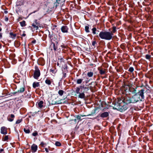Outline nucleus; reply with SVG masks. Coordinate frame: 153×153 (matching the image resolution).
<instances>
[{"instance_id":"nucleus-35","label":"nucleus","mask_w":153,"mask_h":153,"mask_svg":"<svg viewBox=\"0 0 153 153\" xmlns=\"http://www.w3.org/2000/svg\"><path fill=\"white\" fill-rule=\"evenodd\" d=\"M96 44V42L95 41H93L92 42V45L93 46H95V45Z\"/></svg>"},{"instance_id":"nucleus-19","label":"nucleus","mask_w":153,"mask_h":153,"mask_svg":"<svg viewBox=\"0 0 153 153\" xmlns=\"http://www.w3.org/2000/svg\"><path fill=\"white\" fill-rule=\"evenodd\" d=\"M64 92V91L62 90H59L58 91V94L60 96H62L63 95V93Z\"/></svg>"},{"instance_id":"nucleus-47","label":"nucleus","mask_w":153,"mask_h":153,"mask_svg":"<svg viewBox=\"0 0 153 153\" xmlns=\"http://www.w3.org/2000/svg\"><path fill=\"white\" fill-rule=\"evenodd\" d=\"M61 46L62 47H63V45H62Z\"/></svg>"},{"instance_id":"nucleus-4","label":"nucleus","mask_w":153,"mask_h":153,"mask_svg":"<svg viewBox=\"0 0 153 153\" xmlns=\"http://www.w3.org/2000/svg\"><path fill=\"white\" fill-rule=\"evenodd\" d=\"M114 108L121 112H123L126 109V107L125 105H123L121 101L119 100L118 102L115 103Z\"/></svg>"},{"instance_id":"nucleus-17","label":"nucleus","mask_w":153,"mask_h":153,"mask_svg":"<svg viewBox=\"0 0 153 153\" xmlns=\"http://www.w3.org/2000/svg\"><path fill=\"white\" fill-rule=\"evenodd\" d=\"M87 75L89 77H91L93 76V73L92 72H89L88 73Z\"/></svg>"},{"instance_id":"nucleus-16","label":"nucleus","mask_w":153,"mask_h":153,"mask_svg":"<svg viewBox=\"0 0 153 153\" xmlns=\"http://www.w3.org/2000/svg\"><path fill=\"white\" fill-rule=\"evenodd\" d=\"M20 23L21 26L22 27L25 26L26 25L25 22V21L23 20L21 22H20Z\"/></svg>"},{"instance_id":"nucleus-44","label":"nucleus","mask_w":153,"mask_h":153,"mask_svg":"<svg viewBox=\"0 0 153 153\" xmlns=\"http://www.w3.org/2000/svg\"><path fill=\"white\" fill-rule=\"evenodd\" d=\"M4 12L5 13H7V11H5Z\"/></svg>"},{"instance_id":"nucleus-37","label":"nucleus","mask_w":153,"mask_h":153,"mask_svg":"<svg viewBox=\"0 0 153 153\" xmlns=\"http://www.w3.org/2000/svg\"><path fill=\"white\" fill-rule=\"evenodd\" d=\"M4 151V149H0V153H4V152H2Z\"/></svg>"},{"instance_id":"nucleus-36","label":"nucleus","mask_w":153,"mask_h":153,"mask_svg":"<svg viewBox=\"0 0 153 153\" xmlns=\"http://www.w3.org/2000/svg\"><path fill=\"white\" fill-rule=\"evenodd\" d=\"M32 135L33 136H36L38 135V133L36 132H35L32 134Z\"/></svg>"},{"instance_id":"nucleus-30","label":"nucleus","mask_w":153,"mask_h":153,"mask_svg":"<svg viewBox=\"0 0 153 153\" xmlns=\"http://www.w3.org/2000/svg\"><path fill=\"white\" fill-rule=\"evenodd\" d=\"M50 71L53 74H55L56 72V70H53V69H50Z\"/></svg>"},{"instance_id":"nucleus-9","label":"nucleus","mask_w":153,"mask_h":153,"mask_svg":"<svg viewBox=\"0 0 153 153\" xmlns=\"http://www.w3.org/2000/svg\"><path fill=\"white\" fill-rule=\"evenodd\" d=\"M109 115V113L108 112H105L101 114L100 115V117L104 118L108 117Z\"/></svg>"},{"instance_id":"nucleus-41","label":"nucleus","mask_w":153,"mask_h":153,"mask_svg":"<svg viewBox=\"0 0 153 153\" xmlns=\"http://www.w3.org/2000/svg\"><path fill=\"white\" fill-rule=\"evenodd\" d=\"M2 37V34L1 33H0V39Z\"/></svg>"},{"instance_id":"nucleus-34","label":"nucleus","mask_w":153,"mask_h":153,"mask_svg":"<svg viewBox=\"0 0 153 153\" xmlns=\"http://www.w3.org/2000/svg\"><path fill=\"white\" fill-rule=\"evenodd\" d=\"M58 62H59V63L61 64L62 62H63V59L61 58L60 59H59L58 60Z\"/></svg>"},{"instance_id":"nucleus-25","label":"nucleus","mask_w":153,"mask_h":153,"mask_svg":"<svg viewBox=\"0 0 153 153\" xmlns=\"http://www.w3.org/2000/svg\"><path fill=\"white\" fill-rule=\"evenodd\" d=\"M89 27L88 26H86L85 27V31L86 32L88 33L89 32Z\"/></svg>"},{"instance_id":"nucleus-43","label":"nucleus","mask_w":153,"mask_h":153,"mask_svg":"<svg viewBox=\"0 0 153 153\" xmlns=\"http://www.w3.org/2000/svg\"><path fill=\"white\" fill-rule=\"evenodd\" d=\"M26 36V34L25 33H23L22 35V36Z\"/></svg>"},{"instance_id":"nucleus-23","label":"nucleus","mask_w":153,"mask_h":153,"mask_svg":"<svg viewBox=\"0 0 153 153\" xmlns=\"http://www.w3.org/2000/svg\"><path fill=\"white\" fill-rule=\"evenodd\" d=\"M86 115H81V116H79V115L76 116V118L77 119L80 120L81 119V117H86Z\"/></svg>"},{"instance_id":"nucleus-46","label":"nucleus","mask_w":153,"mask_h":153,"mask_svg":"<svg viewBox=\"0 0 153 153\" xmlns=\"http://www.w3.org/2000/svg\"><path fill=\"white\" fill-rule=\"evenodd\" d=\"M0 25L1 26V25H1V23H0Z\"/></svg>"},{"instance_id":"nucleus-28","label":"nucleus","mask_w":153,"mask_h":153,"mask_svg":"<svg viewBox=\"0 0 153 153\" xmlns=\"http://www.w3.org/2000/svg\"><path fill=\"white\" fill-rule=\"evenodd\" d=\"M55 145L57 146H59L61 145L60 143L59 142H56L55 143Z\"/></svg>"},{"instance_id":"nucleus-18","label":"nucleus","mask_w":153,"mask_h":153,"mask_svg":"<svg viewBox=\"0 0 153 153\" xmlns=\"http://www.w3.org/2000/svg\"><path fill=\"white\" fill-rule=\"evenodd\" d=\"M100 73L101 75H102L105 73V69H100Z\"/></svg>"},{"instance_id":"nucleus-26","label":"nucleus","mask_w":153,"mask_h":153,"mask_svg":"<svg viewBox=\"0 0 153 153\" xmlns=\"http://www.w3.org/2000/svg\"><path fill=\"white\" fill-rule=\"evenodd\" d=\"M92 33L94 34H95L96 33V31L97 30V29L96 28H92Z\"/></svg>"},{"instance_id":"nucleus-24","label":"nucleus","mask_w":153,"mask_h":153,"mask_svg":"<svg viewBox=\"0 0 153 153\" xmlns=\"http://www.w3.org/2000/svg\"><path fill=\"white\" fill-rule=\"evenodd\" d=\"M45 82L46 84L48 85H50L51 83V81L49 79H46L45 81Z\"/></svg>"},{"instance_id":"nucleus-6","label":"nucleus","mask_w":153,"mask_h":153,"mask_svg":"<svg viewBox=\"0 0 153 153\" xmlns=\"http://www.w3.org/2000/svg\"><path fill=\"white\" fill-rule=\"evenodd\" d=\"M31 150L32 152H35L37 150L38 146L35 144H33L31 146Z\"/></svg>"},{"instance_id":"nucleus-14","label":"nucleus","mask_w":153,"mask_h":153,"mask_svg":"<svg viewBox=\"0 0 153 153\" xmlns=\"http://www.w3.org/2000/svg\"><path fill=\"white\" fill-rule=\"evenodd\" d=\"M14 117L15 116L13 114H11L10 115V118L9 117H8V120L9 121L12 122L13 121Z\"/></svg>"},{"instance_id":"nucleus-7","label":"nucleus","mask_w":153,"mask_h":153,"mask_svg":"<svg viewBox=\"0 0 153 153\" xmlns=\"http://www.w3.org/2000/svg\"><path fill=\"white\" fill-rule=\"evenodd\" d=\"M1 133L3 134H6L7 133L6 128L4 126L1 127Z\"/></svg>"},{"instance_id":"nucleus-15","label":"nucleus","mask_w":153,"mask_h":153,"mask_svg":"<svg viewBox=\"0 0 153 153\" xmlns=\"http://www.w3.org/2000/svg\"><path fill=\"white\" fill-rule=\"evenodd\" d=\"M39 85V83L38 82H34L33 84V87L34 88H35L36 87H38Z\"/></svg>"},{"instance_id":"nucleus-5","label":"nucleus","mask_w":153,"mask_h":153,"mask_svg":"<svg viewBox=\"0 0 153 153\" xmlns=\"http://www.w3.org/2000/svg\"><path fill=\"white\" fill-rule=\"evenodd\" d=\"M40 74V71L38 68L35 69L33 74V77L34 78L37 79Z\"/></svg>"},{"instance_id":"nucleus-32","label":"nucleus","mask_w":153,"mask_h":153,"mask_svg":"<svg viewBox=\"0 0 153 153\" xmlns=\"http://www.w3.org/2000/svg\"><path fill=\"white\" fill-rule=\"evenodd\" d=\"M22 119L18 120L16 121V124H19V123H21L22 122Z\"/></svg>"},{"instance_id":"nucleus-21","label":"nucleus","mask_w":153,"mask_h":153,"mask_svg":"<svg viewBox=\"0 0 153 153\" xmlns=\"http://www.w3.org/2000/svg\"><path fill=\"white\" fill-rule=\"evenodd\" d=\"M116 31V27L115 26H113L112 27V30L111 33H112L113 34V33H115Z\"/></svg>"},{"instance_id":"nucleus-20","label":"nucleus","mask_w":153,"mask_h":153,"mask_svg":"<svg viewBox=\"0 0 153 153\" xmlns=\"http://www.w3.org/2000/svg\"><path fill=\"white\" fill-rule=\"evenodd\" d=\"M8 139V136L6 135L2 138V140L3 141H6Z\"/></svg>"},{"instance_id":"nucleus-42","label":"nucleus","mask_w":153,"mask_h":153,"mask_svg":"<svg viewBox=\"0 0 153 153\" xmlns=\"http://www.w3.org/2000/svg\"><path fill=\"white\" fill-rule=\"evenodd\" d=\"M61 64H60V63H59V62H58L57 63V65L58 66H59V65Z\"/></svg>"},{"instance_id":"nucleus-3","label":"nucleus","mask_w":153,"mask_h":153,"mask_svg":"<svg viewBox=\"0 0 153 153\" xmlns=\"http://www.w3.org/2000/svg\"><path fill=\"white\" fill-rule=\"evenodd\" d=\"M99 35L102 39L110 40L112 38L113 34L109 32L102 31L100 33Z\"/></svg>"},{"instance_id":"nucleus-33","label":"nucleus","mask_w":153,"mask_h":153,"mask_svg":"<svg viewBox=\"0 0 153 153\" xmlns=\"http://www.w3.org/2000/svg\"><path fill=\"white\" fill-rule=\"evenodd\" d=\"M52 45L53 47V49L55 51H56L57 48L56 47L54 43L52 44Z\"/></svg>"},{"instance_id":"nucleus-22","label":"nucleus","mask_w":153,"mask_h":153,"mask_svg":"<svg viewBox=\"0 0 153 153\" xmlns=\"http://www.w3.org/2000/svg\"><path fill=\"white\" fill-rule=\"evenodd\" d=\"M82 79H78L77 80V81H76V83L77 84H81L82 81Z\"/></svg>"},{"instance_id":"nucleus-10","label":"nucleus","mask_w":153,"mask_h":153,"mask_svg":"<svg viewBox=\"0 0 153 153\" xmlns=\"http://www.w3.org/2000/svg\"><path fill=\"white\" fill-rule=\"evenodd\" d=\"M38 25L39 24L37 22L36 20L35 24L33 23L32 24V26L36 30L38 29Z\"/></svg>"},{"instance_id":"nucleus-12","label":"nucleus","mask_w":153,"mask_h":153,"mask_svg":"<svg viewBox=\"0 0 153 153\" xmlns=\"http://www.w3.org/2000/svg\"><path fill=\"white\" fill-rule=\"evenodd\" d=\"M38 107L40 108H42L43 106V102L42 101H41L38 103Z\"/></svg>"},{"instance_id":"nucleus-13","label":"nucleus","mask_w":153,"mask_h":153,"mask_svg":"<svg viewBox=\"0 0 153 153\" xmlns=\"http://www.w3.org/2000/svg\"><path fill=\"white\" fill-rule=\"evenodd\" d=\"M16 36V34L14 33H13L11 32L10 33V37L12 38L13 39H14Z\"/></svg>"},{"instance_id":"nucleus-1","label":"nucleus","mask_w":153,"mask_h":153,"mask_svg":"<svg viewBox=\"0 0 153 153\" xmlns=\"http://www.w3.org/2000/svg\"><path fill=\"white\" fill-rule=\"evenodd\" d=\"M144 90L142 89L133 96L131 97H126L122 102L124 103H135L139 101H141L144 98Z\"/></svg>"},{"instance_id":"nucleus-27","label":"nucleus","mask_w":153,"mask_h":153,"mask_svg":"<svg viewBox=\"0 0 153 153\" xmlns=\"http://www.w3.org/2000/svg\"><path fill=\"white\" fill-rule=\"evenodd\" d=\"M24 131L26 133H29L30 132V130L28 129L24 128Z\"/></svg>"},{"instance_id":"nucleus-40","label":"nucleus","mask_w":153,"mask_h":153,"mask_svg":"<svg viewBox=\"0 0 153 153\" xmlns=\"http://www.w3.org/2000/svg\"><path fill=\"white\" fill-rule=\"evenodd\" d=\"M45 151L47 152H48V149L47 148H45Z\"/></svg>"},{"instance_id":"nucleus-2","label":"nucleus","mask_w":153,"mask_h":153,"mask_svg":"<svg viewBox=\"0 0 153 153\" xmlns=\"http://www.w3.org/2000/svg\"><path fill=\"white\" fill-rule=\"evenodd\" d=\"M89 90L88 88L84 87L83 86H80L77 87L76 88L75 92L77 94H79V97L81 98H83L85 97L84 93L87 92Z\"/></svg>"},{"instance_id":"nucleus-8","label":"nucleus","mask_w":153,"mask_h":153,"mask_svg":"<svg viewBox=\"0 0 153 153\" xmlns=\"http://www.w3.org/2000/svg\"><path fill=\"white\" fill-rule=\"evenodd\" d=\"M62 31L63 33H67L68 32V28L66 26H63L61 28Z\"/></svg>"},{"instance_id":"nucleus-45","label":"nucleus","mask_w":153,"mask_h":153,"mask_svg":"<svg viewBox=\"0 0 153 153\" xmlns=\"http://www.w3.org/2000/svg\"><path fill=\"white\" fill-rule=\"evenodd\" d=\"M1 30H2V28L1 27H0V32L1 31Z\"/></svg>"},{"instance_id":"nucleus-39","label":"nucleus","mask_w":153,"mask_h":153,"mask_svg":"<svg viewBox=\"0 0 153 153\" xmlns=\"http://www.w3.org/2000/svg\"><path fill=\"white\" fill-rule=\"evenodd\" d=\"M8 18L7 17H6L5 19V20L6 21H8Z\"/></svg>"},{"instance_id":"nucleus-31","label":"nucleus","mask_w":153,"mask_h":153,"mask_svg":"<svg viewBox=\"0 0 153 153\" xmlns=\"http://www.w3.org/2000/svg\"><path fill=\"white\" fill-rule=\"evenodd\" d=\"M146 57L147 59H149L151 57V56L149 55H146Z\"/></svg>"},{"instance_id":"nucleus-29","label":"nucleus","mask_w":153,"mask_h":153,"mask_svg":"<svg viewBox=\"0 0 153 153\" xmlns=\"http://www.w3.org/2000/svg\"><path fill=\"white\" fill-rule=\"evenodd\" d=\"M134 68L133 67H130L128 70V71L131 72H132L134 71Z\"/></svg>"},{"instance_id":"nucleus-38","label":"nucleus","mask_w":153,"mask_h":153,"mask_svg":"<svg viewBox=\"0 0 153 153\" xmlns=\"http://www.w3.org/2000/svg\"><path fill=\"white\" fill-rule=\"evenodd\" d=\"M45 144V143H44L43 142H41V144H40V145L42 146H43Z\"/></svg>"},{"instance_id":"nucleus-11","label":"nucleus","mask_w":153,"mask_h":153,"mask_svg":"<svg viewBox=\"0 0 153 153\" xmlns=\"http://www.w3.org/2000/svg\"><path fill=\"white\" fill-rule=\"evenodd\" d=\"M25 86L21 87L20 88L18 91L17 93H22L25 91Z\"/></svg>"}]
</instances>
